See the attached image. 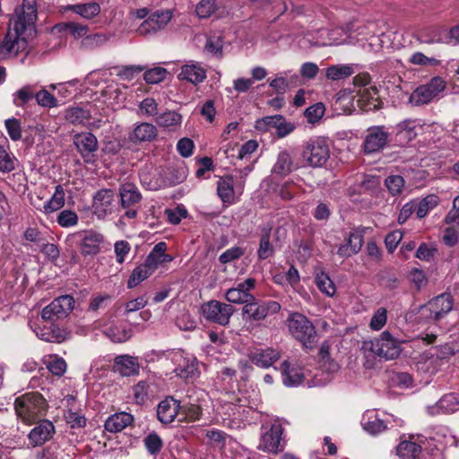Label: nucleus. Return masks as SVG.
Returning <instances> with one entry per match:
<instances>
[{"instance_id": "obj_1", "label": "nucleus", "mask_w": 459, "mask_h": 459, "mask_svg": "<svg viewBox=\"0 0 459 459\" xmlns=\"http://www.w3.org/2000/svg\"><path fill=\"white\" fill-rule=\"evenodd\" d=\"M47 400L39 392L26 393L14 401L17 416L26 423H32L44 416L48 410Z\"/></svg>"}, {"instance_id": "obj_2", "label": "nucleus", "mask_w": 459, "mask_h": 459, "mask_svg": "<svg viewBox=\"0 0 459 459\" xmlns=\"http://www.w3.org/2000/svg\"><path fill=\"white\" fill-rule=\"evenodd\" d=\"M288 326L292 336L300 342L304 348L313 350L317 345V333L313 324L302 314L292 313L288 319Z\"/></svg>"}, {"instance_id": "obj_3", "label": "nucleus", "mask_w": 459, "mask_h": 459, "mask_svg": "<svg viewBox=\"0 0 459 459\" xmlns=\"http://www.w3.org/2000/svg\"><path fill=\"white\" fill-rule=\"evenodd\" d=\"M330 157V149L323 138L311 139L302 145L300 166L321 168Z\"/></svg>"}, {"instance_id": "obj_4", "label": "nucleus", "mask_w": 459, "mask_h": 459, "mask_svg": "<svg viewBox=\"0 0 459 459\" xmlns=\"http://www.w3.org/2000/svg\"><path fill=\"white\" fill-rule=\"evenodd\" d=\"M15 19H11L13 22L15 34L28 37L36 33L35 22L37 20V3L36 0H22L21 7L15 9Z\"/></svg>"}, {"instance_id": "obj_5", "label": "nucleus", "mask_w": 459, "mask_h": 459, "mask_svg": "<svg viewBox=\"0 0 459 459\" xmlns=\"http://www.w3.org/2000/svg\"><path fill=\"white\" fill-rule=\"evenodd\" d=\"M361 350L375 353L385 359H394L397 358L401 352L399 344L388 331L383 332L377 339L364 341L361 345Z\"/></svg>"}, {"instance_id": "obj_6", "label": "nucleus", "mask_w": 459, "mask_h": 459, "mask_svg": "<svg viewBox=\"0 0 459 459\" xmlns=\"http://www.w3.org/2000/svg\"><path fill=\"white\" fill-rule=\"evenodd\" d=\"M201 311L207 321L225 326L229 325L235 308L230 304L210 300L202 305Z\"/></svg>"}, {"instance_id": "obj_7", "label": "nucleus", "mask_w": 459, "mask_h": 459, "mask_svg": "<svg viewBox=\"0 0 459 459\" xmlns=\"http://www.w3.org/2000/svg\"><path fill=\"white\" fill-rule=\"evenodd\" d=\"M446 88V82L441 77H434L429 82L420 85L411 94L409 102L414 106L429 103Z\"/></svg>"}, {"instance_id": "obj_8", "label": "nucleus", "mask_w": 459, "mask_h": 459, "mask_svg": "<svg viewBox=\"0 0 459 459\" xmlns=\"http://www.w3.org/2000/svg\"><path fill=\"white\" fill-rule=\"evenodd\" d=\"M389 141V133L384 126H370L367 129V134L362 144L365 154H374L382 151Z\"/></svg>"}, {"instance_id": "obj_9", "label": "nucleus", "mask_w": 459, "mask_h": 459, "mask_svg": "<svg viewBox=\"0 0 459 459\" xmlns=\"http://www.w3.org/2000/svg\"><path fill=\"white\" fill-rule=\"evenodd\" d=\"M74 299L70 295H63L55 299L41 311V317L45 321H54L68 316L73 310Z\"/></svg>"}, {"instance_id": "obj_10", "label": "nucleus", "mask_w": 459, "mask_h": 459, "mask_svg": "<svg viewBox=\"0 0 459 459\" xmlns=\"http://www.w3.org/2000/svg\"><path fill=\"white\" fill-rule=\"evenodd\" d=\"M281 305L276 301L260 303L254 297V300L247 301L242 308L244 318L254 321L264 320L268 314H276L280 311Z\"/></svg>"}, {"instance_id": "obj_11", "label": "nucleus", "mask_w": 459, "mask_h": 459, "mask_svg": "<svg viewBox=\"0 0 459 459\" xmlns=\"http://www.w3.org/2000/svg\"><path fill=\"white\" fill-rule=\"evenodd\" d=\"M255 128L264 131H267L270 128H275L277 135L279 137H284L295 129V126L292 123L287 122L283 116L275 115L258 119L256 121Z\"/></svg>"}, {"instance_id": "obj_12", "label": "nucleus", "mask_w": 459, "mask_h": 459, "mask_svg": "<svg viewBox=\"0 0 459 459\" xmlns=\"http://www.w3.org/2000/svg\"><path fill=\"white\" fill-rule=\"evenodd\" d=\"M453 305L454 299L452 295L446 292L429 300L422 308H429L430 312L429 318L438 321L452 310Z\"/></svg>"}, {"instance_id": "obj_13", "label": "nucleus", "mask_w": 459, "mask_h": 459, "mask_svg": "<svg viewBox=\"0 0 459 459\" xmlns=\"http://www.w3.org/2000/svg\"><path fill=\"white\" fill-rule=\"evenodd\" d=\"M282 432L283 429L281 425H272L271 429L262 436L258 449L273 454L281 452V439Z\"/></svg>"}, {"instance_id": "obj_14", "label": "nucleus", "mask_w": 459, "mask_h": 459, "mask_svg": "<svg viewBox=\"0 0 459 459\" xmlns=\"http://www.w3.org/2000/svg\"><path fill=\"white\" fill-rule=\"evenodd\" d=\"M172 13L170 11H160L152 13L145 20L138 29L141 34L155 33L163 29L171 20Z\"/></svg>"}, {"instance_id": "obj_15", "label": "nucleus", "mask_w": 459, "mask_h": 459, "mask_svg": "<svg viewBox=\"0 0 459 459\" xmlns=\"http://www.w3.org/2000/svg\"><path fill=\"white\" fill-rule=\"evenodd\" d=\"M180 402L168 396L158 404L157 418L162 424H169L180 414Z\"/></svg>"}, {"instance_id": "obj_16", "label": "nucleus", "mask_w": 459, "mask_h": 459, "mask_svg": "<svg viewBox=\"0 0 459 459\" xmlns=\"http://www.w3.org/2000/svg\"><path fill=\"white\" fill-rule=\"evenodd\" d=\"M55 433V426L48 420H41L29 434V439L34 446H42L50 440Z\"/></svg>"}, {"instance_id": "obj_17", "label": "nucleus", "mask_w": 459, "mask_h": 459, "mask_svg": "<svg viewBox=\"0 0 459 459\" xmlns=\"http://www.w3.org/2000/svg\"><path fill=\"white\" fill-rule=\"evenodd\" d=\"M104 241L102 234L96 231H85L80 242L81 253L83 256L95 255L100 251V244Z\"/></svg>"}, {"instance_id": "obj_18", "label": "nucleus", "mask_w": 459, "mask_h": 459, "mask_svg": "<svg viewBox=\"0 0 459 459\" xmlns=\"http://www.w3.org/2000/svg\"><path fill=\"white\" fill-rule=\"evenodd\" d=\"M158 136L157 127L147 122H142L137 125L134 131L129 134V140L134 143L143 142H152Z\"/></svg>"}, {"instance_id": "obj_19", "label": "nucleus", "mask_w": 459, "mask_h": 459, "mask_svg": "<svg viewBox=\"0 0 459 459\" xmlns=\"http://www.w3.org/2000/svg\"><path fill=\"white\" fill-rule=\"evenodd\" d=\"M134 420V416L128 412H117L107 419L104 427L108 432L117 433L122 431L127 426L132 425Z\"/></svg>"}, {"instance_id": "obj_20", "label": "nucleus", "mask_w": 459, "mask_h": 459, "mask_svg": "<svg viewBox=\"0 0 459 459\" xmlns=\"http://www.w3.org/2000/svg\"><path fill=\"white\" fill-rule=\"evenodd\" d=\"M74 143L85 160L87 156L98 149V140L92 133L77 134Z\"/></svg>"}, {"instance_id": "obj_21", "label": "nucleus", "mask_w": 459, "mask_h": 459, "mask_svg": "<svg viewBox=\"0 0 459 459\" xmlns=\"http://www.w3.org/2000/svg\"><path fill=\"white\" fill-rule=\"evenodd\" d=\"M300 161L294 162L292 157L287 151L279 153L277 160L273 167V173L281 177L289 175L292 170L300 168Z\"/></svg>"}, {"instance_id": "obj_22", "label": "nucleus", "mask_w": 459, "mask_h": 459, "mask_svg": "<svg viewBox=\"0 0 459 459\" xmlns=\"http://www.w3.org/2000/svg\"><path fill=\"white\" fill-rule=\"evenodd\" d=\"M119 195L121 205L124 209H127L142 200V195L136 186L133 183L122 184L119 187Z\"/></svg>"}, {"instance_id": "obj_23", "label": "nucleus", "mask_w": 459, "mask_h": 459, "mask_svg": "<svg viewBox=\"0 0 459 459\" xmlns=\"http://www.w3.org/2000/svg\"><path fill=\"white\" fill-rule=\"evenodd\" d=\"M113 370L123 377H130L138 373L139 364L134 357L128 355L118 356L115 359Z\"/></svg>"}, {"instance_id": "obj_24", "label": "nucleus", "mask_w": 459, "mask_h": 459, "mask_svg": "<svg viewBox=\"0 0 459 459\" xmlns=\"http://www.w3.org/2000/svg\"><path fill=\"white\" fill-rule=\"evenodd\" d=\"M252 363L258 367L269 368L273 364L274 361L279 359V352L272 350H256L249 355Z\"/></svg>"}, {"instance_id": "obj_25", "label": "nucleus", "mask_w": 459, "mask_h": 459, "mask_svg": "<svg viewBox=\"0 0 459 459\" xmlns=\"http://www.w3.org/2000/svg\"><path fill=\"white\" fill-rule=\"evenodd\" d=\"M376 279L379 286L389 290L397 289L401 283L399 275L394 268H385L379 271Z\"/></svg>"}, {"instance_id": "obj_26", "label": "nucleus", "mask_w": 459, "mask_h": 459, "mask_svg": "<svg viewBox=\"0 0 459 459\" xmlns=\"http://www.w3.org/2000/svg\"><path fill=\"white\" fill-rule=\"evenodd\" d=\"M206 78V72L196 65H185L178 74L179 80H186L193 84H198Z\"/></svg>"}, {"instance_id": "obj_27", "label": "nucleus", "mask_w": 459, "mask_h": 459, "mask_svg": "<svg viewBox=\"0 0 459 459\" xmlns=\"http://www.w3.org/2000/svg\"><path fill=\"white\" fill-rule=\"evenodd\" d=\"M233 181V177L230 175L221 178L218 181L217 194L224 204H232L234 202Z\"/></svg>"}, {"instance_id": "obj_28", "label": "nucleus", "mask_w": 459, "mask_h": 459, "mask_svg": "<svg viewBox=\"0 0 459 459\" xmlns=\"http://www.w3.org/2000/svg\"><path fill=\"white\" fill-rule=\"evenodd\" d=\"M65 10H71L74 13L81 15L82 18L90 20L100 13V6L96 2L86 4H70L65 7Z\"/></svg>"}, {"instance_id": "obj_29", "label": "nucleus", "mask_w": 459, "mask_h": 459, "mask_svg": "<svg viewBox=\"0 0 459 459\" xmlns=\"http://www.w3.org/2000/svg\"><path fill=\"white\" fill-rule=\"evenodd\" d=\"M54 30L58 32H67L75 39H80L86 35L89 30L87 25H82L74 22H61L54 26Z\"/></svg>"}, {"instance_id": "obj_30", "label": "nucleus", "mask_w": 459, "mask_h": 459, "mask_svg": "<svg viewBox=\"0 0 459 459\" xmlns=\"http://www.w3.org/2000/svg\"><path fill=\"white\" fill-rule=\"evenodd\" d=\"M115 192L112 189L103 188L99 190L93 197L92 207L96 211L105 212L114 201Z\"/></svg>"}, {"instance_id": "obj_31", "label": "nucleus", "mask_w": 459, "mask_h": 459, "mask_svg": "<svg viewBox=\"0 0 459 459\" xmlns=\"http://www.w3.org/2000/svg\"><path fill=\"white\" fill-rule=\"evenodd\" d=\"M65 205V191L61 185H57L53 196L44 203L43 212L47 214L52 213Z\"/></svg>"}, {"instance_id": "obj_32", "label": "nucleus", "mask_w": 459, "mask_h": 459, "mask_svg": "<svg viewBox=\"0 0 459 459\" xmlns=\"http://www.w3.org/2000/svg\"><path fill=\"white\" fill-rule=\"evenodd\" d=\"M421 451L420 445L407 440L400 442L396 447V454L402 459H416Z\"/></svg>"}, {"instance_id": "obj_33", "label": "nucleus", "mask_w": 459, "mask_h": 459, "mask_svg": "<svg viewBox=\"0 0 459 459\" xmlns=\"http://www.w3.org/2000/svg\"><path fill=\"white\" fill-rule=\"evenodd\" d=\"M271 228L262 230V235L259 242V248L257 251V255L259 260H265L268 257L272 256L274 253L273 246L272 245L271 238Z\"/></svg>"}, {"instance_id": "obj_34", "label": "nucleus", "mask_w": 459, "mask_h": 459, "mask_svg": "<svg viewBox=\"0 0 459 459\" xmlns=\"http://www.w3.org/2000/svg\"><path fill=\"white\" fill-rule=\"evenodd\" d=\"M37 335L43 341L48 342H61L65 339V333L56 325L44 327Z\"/></svg>"}, {"instance_id": "obj_35", "label": "nucleus", "mask_w": 459, "mask_h": 459, "mask_svg": "<svg viewBox=\"0 0 459 459\" xmlns=\"http://www.w3.org/2000/svg\"><path fill=\"white\" fill-rule=\"evenodd\" d=\"M20 36L21 35L16 34V37L13 39L10 31H8L4 39L0 42V55L4 53H14L17 55L19 53V48H15V46L21 43L22 45L27 44L25 38L20 39Z\"/></svg>"}, {"instance_id": "obj_36", "label": "nucleus", "mask_w": 459, "mask_h": 459, "mask_svg": "<svg viewBox=\"0 0 459 459\" xmlns=\"http://www.w3.org/2000/svg\"><path fill=\"white\" fill-rule=\"evenodd\" d=\"M315 281L321 292L326 294L329 297L333 296L336 290L335 285L326 273L324 271L316 273Z\"/></svg>"}, {"instance_id": "obj_37", "label": "nucleus", "mask_w": 459, "mask_h": 459, "mask_svg": "<svg viewBox=\"0 0 459 459\" xmlns=\"http://www.w3.org/2000/svg\"><path fill=\"white\" fill-rule=\"evenodd\" d=\"M353 74V68L348 65H331L326 69L325 76L333 81H339L350 77Z\"/></svg>"}, {"instance_id": "obj_38", "label": "nucleus", "mask_w": 459, "mask_h": 459, "mask_svg": "<svg viewBox=\"0 0 459 459\" xmlns=\"http://www.w3.org/2000/svg\"><path fill=\"white\" fill-rule=\"evenodd\" d=\"M153 273L149 267H147L144 264L137 266L132 273L131 276L127 281V287L129 289L134 288L143 281L147 279Z\"/></svg>"}, {"instance_id": "obj_39", "label": "nucleus", "mask_w": 459, "mask_h": 459, "mask_svg": "<svg viewBox=\"0 0 459 459\" xmlns=\"http://www.w3.org/2000/svg\"><path fill=\"white\" fill-rule=\"evenodd\" d=\"M281 370L282 375L284 376V385L291 386L302 383L304 378L303 374L294 370H290L289 361L285 360L281 363Z\"/></svg>"}, {"instance_id": "obj_40", "label": "nucleus", "mask_w": 459, "mask_h": 459, "mask_svg": "<svg viewBox=\"0 0 459 459\" xmlns=\"http://www.w3.org/2000/svg\"><path fill=\"white\" fill-rule=\"evenodd\" d=\"M182 116L176 111H166L156 117L155 122L161 127H169L179 125Z\"/></svg>"}, {"instance_id": "obj_41", "label": "nucleus", "mask_w": 459, "mask_h": 459, "mask_svg": "<svg viewBox=\"0 0 459 459\" xmlns=\"http://www.w3.org/2000/svg\"><path fill=\"white\" fill-rule=\"evenodd\" d=\"M144 446L152 455H157L161 451L163 441L156 432L148 434L143 439Z\"/></svg>"}, {"instance_id": "obj_42", "label": "nucleus", "mask_w": 459, "mask_h": 459, "mask_svg": "<svg viewBox=\"0 0 459 459\" xmlns=\"http://www.w3.org/2000/svg\"><path fill=\"white\" fill-rule=\"evenodd\" d=\"M89 117V111L78 107L69 108L65 113V120L72 124H82Z\"/></svg>"}, {"instance_id": "obj_43", "label": "nucleus", "mask_w": 459, "mask_h": 459, "mask_svg": "<svg viewBox=\"0 0 459 459\" xmlns=\"http://www.w3.org/2000/svg\"><path fill=\"white\" fill-rule=\"evenodd\" d=\"M439 198L436 195H429L423 198L418 205L416 213L418 218H424L429 211L432 210L438 204Z\"/></svg>"}, {"instance_id": "obj_44", "label": "nucleus", "mask_w": 459, "mask_h": 459, "mask_svg": "<svg viewBox=\"0 0 459 459\" xmlns=\"http://www.w3.org/2000/svg\"><path fill=\"white\" fill-rule=\"evenodd\" d=\"M226 299L231 303L245 304L247 301L254 300V296L250 293L245 292L241 289L231 288L228 290L225 295Z\"/></svg>"}, {"instance_id": "obj_45", "label": "nucleus", "mask_w": 459, "mask_h": 459, "mask_svg": "<svg viewBox=\"0 0 459 459\" xmlns=\"http://www.w3.org/2000/svg\"><path fill=\"white\" fill-rule=\"evenodd\" d=\"M325 111V105L322 102H317L304 111V116L310 124L318 122L324 116Z\"/></svg>"}, {"instance_id": "obj_46", "label": "nucleus", "mask_w": 459, "mask_h": 459, "mask_svg": "<svg viewBox=\"0 0 459 459\" xmlns=\"http://www.w3.org/2000/svg\"><path fill=\"white\" fill-rule=\"evenodd\" d=\"M358 106L361 110L368 112L370 110L380 109L383 106V101L379 97L374 99L373 96L362 94L361 99L358 100Z\"/></svg>"}, {"instance_id": "obj_47", "label": "nucleus", "mask_w": 459, "mask_h": 459, "mask_svg": "<svg viewBox=\"0 0 459 459\" xmlns=\"http://www.w3.org/2000/svg\"><path fill=\"white\" fill-rule=\"evenodd\" d=\"M108 38L106 34L95 33L86 36L82 41V47L84 48L93 49L104 45Z\"/></svg>"}, {"instance_id": "obj_48", "label": "nucleus", "mask_w": 459, "mask_h": 459, "mask_svg": "<svg viewBox=\"0 0 459 459\" xmlns=\"http://www.w3.org/2000/svg\"><path fill=\"white\" fill-rule=\"evenodd\" d=\"M167 74L168 72L165 68L155 67L147 70L143 74V79L149 84L159 83L166 78Z\"/></svg>"}, {"instance_id": "obj_49", "label": "nucleus", "mask_w": 459, "mask_h": 459, "mask_svg": "<svg viewBox=\"0 0 459 459\" xmlns=\"http://www.w3.org/2000/svg\"><path fill=\"white\" fill-rule=\"evenodd\" d=\"M385 185L393 195H396L402 192L404 179L400 175H392L385 178Z\"/></svg>"}, {"instance_id": "obj_50", "label": "nucleus", "mask_w": 459, "mask_h": 459, "mask_svg": "<svg viewBox=\"0 0 459 459\" xmlns=\"http://www.w3.org/2000/svg\"><path fill=\"white\" fill-rule=\"evenodd\" d=\"M8 135L10 138L16 142L22 138V125L17 118H8L4 122Z\"/></svg>"}, {"instance_id": "obj_51", "label": "nucleus", "mask_w": 459, "mask_h": 459, "mask_svg": "<svg viewBox=\"0 0 459 459\" xmlns=\"http://www.w3.org/2000/svg\"><path fill=\"white\" fill-rule=\"evenodd\" d=\"M215 11V0H201L195 7V13L200 18H208Z\"/></svg>"}, {"instance_id": "obj_52", "label": "nucleus", "mask_w": 459, "mask_h": 459, "mask_svg": "<svg viewBox=\"0 0 459 459\" xmlns=\"http://www.w3.org/2000/svg\"><path fill=\"white\" fill-rule=\"evenodd\" d=\"M37 103L42 107L54 108L57 106V100L49 91L43 89L35 94Z\"/></svg>"}, {"instance_id": "obj_53", "label": "nucleus", "mask_w": 459, "mask_h": 459, "mask_svg": "<svg viewBox=\"0 0 459 459\" xmlns=\"http://www.w3.org/2000/svg\"><path fill=\"white\" fill-rule=\"evenodd\" d=\"M15 159L12 158L4 146L0 145V171L10 172L15 169Z\"/></svg>"}, {"instance_id": "obj_54", "label": "nucleus", "mask_w": 459, "mask_h": 459, "mask_svg": "<svg viewBox=\"0 0 459 459\" xmlns=\"http://www.w3.org/2000/svg\"><path fill=\"white\" fill-rule=\"evenodd\" d=\"M47 368L55 376L62 377L66 370V362L62 358L55 357L47 363Z\"/></svg>"}, {"instance_id": "obj_55", "label": "nucleus", "mask_w": 459, "mask_h": 459, "mask_svg": "<svg viewBox=\"0 0 459 459\" xmlns=\"http://www.w3.org/2000/svg\"><path fill=\"white\" fill-rule=\"evenodd\" d=\"M57 222L62 227H71L77 224L78 216L71 210H64L59 213Z\"/></svg>"}, {"instance_id": "obj_56", "label": "nucleus", "mask_w": 459, "mask_h": 459, "mask_svg": "<svg viewBox=\"0 0 459 459\" xmlns=\"http://www.w3.org/2000/svg\"><path fill=\"white\" fill-rule=\"evenodd\" d=\"M387 310L385 307H380L373 315L370 320V327L374 330H380L386 323Z\"/></svg>"}, {"instance_id": "obj_57", "label": "nucleus", "mask_w": 459, "mask_h": 459, "mask_svg": "<svg viewBox=\"0 0 459 459\" xmlns=\"http://www.w3.org/2000/svg\"><path fill=\"white\" fill-rule=\"evenodd\" d=\"M245 254V249H243L240 247H234L230 249L226 250L223 252L220 257L219 261L221 264H228L231 261H234L236 259H238Z\"/></svg>"}, {"instance_id": "obj_58", "label": "nucleus", "mask_w": 459, "mask_h": 459, "mask_svg": "<svg viewBox=\"0 0 459 459\" xmlns=\"http://www.w3.org/2000/svg\"><path fill=\"white\" fill-rule=\"evenodd\" d=\"M402 238L403 232L400 230H394L385 236V244L389 253H393L395 250Z\"/></svg>"}, {"instance_id": "obj_59", "label": "nucleus", "mask_w": 459, "mask_h": 459, "mask_svg": "<svg viewBox=\"0 0 459 459\" xmlns=\"http://www.w3.org/2000/svg\"><path fill=\"white\" fill-rule=\"evenodd\" d=\"M181 412L185 415L186 419L190 421H194L199 419L202 409L199 405L195 404L183 405L180 409V413Z\"/></svg>"}, {"instance_id": "obj_60", "label": "nucleus", "mask_w": 459, "mask_h": 459, "mask_svg": "<svg viewBox=\"0 0 459 459\" xmlns=\"http://www.w3.org/2000/svg\"><path fill=\"white\" fill-rule=\"evenodd\" d=\"M144 70L142 65H126L123 66L117 73V76L124 80H132L135 74H139Z\"/></svg>"}, {"instance_id": "obj_61", "label": "nucleus", "mask_w": 459, "mask_h": 459, "mask_svg": "<svg viewBox=\"0 0 459 459\" xmlns=\"http://www.w3.org/2000/svg\"><path fill=\"white\" fill-rule=\"evenodd\" d=\"M177 148L182 157L187 158L193 153L194 142L190 138H181L178 142Z\"/></svg>"}, {"instance_id": "obj_62", "label": "nucleus", "mask_w": 459, "mask_h": 459, "mask_svg": "<svg viewBox=\"0 0 459 459\" xmlns=\"http://www.w3.org/2000/svg\"><path fill=\"white\" fill-rule=\"evenodd\" d=\"M40 251L51 261L56 262L59 257L60 251L58 247L53 243H44L40 247Z\"/></svg>"}, {"instance_id": "obj_63", "label": "nucleus", "mask_w": 459, "mask_h": 459, "mask_svg": "<svg viewBox=\"0 0 459 459\" xmlns=\"http://www.w3.org/2000/svg\"><path fill=\"white\" fill-rule=\"evenodd\" d=\"M65 419L67 423L71 425L72 428H83L86 425V419L84 416L78 414L77 412L69 410L65 414Z\"/></svg>"}, {"instance_id": "obj_64", "label": "nucleus", "mask_w": 459, "mask_h": 459, "mask_svg": "<svg viewBox=\"0 0 459 459\" xmlns=\"http://www.w3.org/2000/svg\"><path fill=\"white\" fill-rule=\"evenodd\" d=\"M446 224L459 225V195L456 196L453 202V209L447 213L445 218Z\"/></svg>"}]
</instances>
